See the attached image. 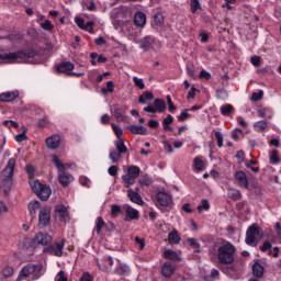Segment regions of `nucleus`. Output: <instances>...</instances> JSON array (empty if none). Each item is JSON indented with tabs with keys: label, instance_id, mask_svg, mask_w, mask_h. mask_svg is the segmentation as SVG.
Wrapping results in <instances>:
<instances>
[{
	"label": "nucleus",
	"instance_id": "obj_1",
	"mask_svg": "<svg viewBox=\"0 0 281 281\" xmlns=\"http://www.w3.org/2000/svg\"><path fill=\"white\" fill-rule=\"evenodd\" d=\"M45 274V267L42 263H27L25 265L18 277V281L27 280L34 281L38 280L42 276Z\"/></svg>",
	"mask_w": 281,
	"mask_h": 281
},
{
	"label": "nucleus",
	"instance_id": "obj_2",
	"mask_svg": "<svg viewBox=\"0 0 281 281\" xmlns=\"http://www.w3.org/2000/svg\"><path fill=\"white\" fill-rule=\"evenodd\" d=\"M34 56H36L34 50L0 54V65L3 63H32Z\"/></svg>",
	"mask_w": 281,
	"mask_h": 281
},
{
	"label": "nucleus",
	"instance_id": "obj_3",
	"mask_svg": "<svg viewBox=\"0 0 281 281\" xmlns=\"http://www.w3.org/2000/svg\"><path fill=\"white\" fill-rule=\"evenodd\" d=\"M236 256V246L229 241H224L222 246L217 248V260L220 265H232Z\"/></svg>",
	"mask_w": 281,
	"mask_h": 281
},
{
	"label": "nucleus",
	"instance_id": "obj_4",
	"mask_svg": "<svg viewBox=\"0 0 281 281\" xmlns=\"http://www.w3.org/2000/svg\"><path fill=\"white\" fill-rule=\"evenodd\" d=\"M132 16L133 12H131V8L128 7L115 8L110 13V18L115 30H120Z\"/></svg>",
	"mask_w": 281,
	"mask_h": 281
},
{
	"label": "nucleus",
	"instance_id": "obj_5",
	"mask_svg": "<svg viewBox=\"0 0 281 281\" xmlns=\"http://www.w3.org/2000/svg\"><path fill=\"white\" fill-rule=\"evenodd\" d=\"M14 166L16 160L14 158L9 159L5 168L1 172V190L8 194L10 188H12V178L14 177Z\"/></svg>",
	"mask_w": 281,
	"mask_h": 281
},
{
	"label": "nucleus",
	"instance_id": "obj_6",
	"mask_svg": "<svg viewBox=\"0 0 281 281\" xmlns=\"http://www.w3.org/2000/svg\"><path fill=\"white\" fill-rule=\"evenodd\" d=\"M265 238V232L258 226V224H252L246 232V245L249 247H258V243Z\"/></svg>",
	"mask_w": 281,
	"mask_h": 281
},
{
	"label": "nucleus",
	"instance_id": "obj_7",
	"mask_svg": "<svg viewBox=\"0 0 281 281\" xmlns=\"http://www.w3.org/2000/svg\"><path fill=\"white\" fill-rule=\"evenodd\" d=\"M74 69L75 66L70 61H61L55 65V74L57 75L66 74V76H75L76 78H82V76H85V68L82 65L78 66V72H75Z\"/></svg>",
	"mask_w": 281,
	"mask_h": 281
},
{
	"label": "nucleus",
	"instance_id": "obj_8",
	"mask_svg": "<svg viewBox=\"0 0 281 281\" xmlns=\"http://www.w3.org/2000/svg\"><path fill=\"white\" fill-rule=\"evenodd\" d=\"M30 186L32 191L41 199V201H48L52 196V188L41 183L38 180H31Z\"/></svg>",
	"mask_w": 281,
	"mask_h": 281
},
{
	"label": "nucleus",
	"instance_id": "obj_9",
	"mask_svg": "<svg viewBox=\"0 0 281 281\" xmlns=\"http://www.w3.org/2000/svg\"><path fill=\"white\" fill-rule=\"evenodd\" d=\"M63 249H65V239L59 238L55 241V245H50L44 248V254H50L60 258L63 256Z\"/></svg>",
	"mask_w": 281,
	"mask_h": 281
},
{
	"label": "nucleus",
	"instance_id": "obj_10",
	"mask_svg": "<svg viewBox=\"0 0 281 281\" xmlns=\"http://www.w3.org/2000/svg\"><path fill=\"white\" fill-rule=\"evenodd\" d=\"M40 227H47L52 221V209L49 206H42L38 214Z\"/></svg>",
	"mask_w": 281,
	"mask_h": 281
},
{
	"label": "nucleus",
	"instance_id": "obj_11",
	"mask_svg": "<svg viewBox=\"0 0 281 281\" xmlns=\"http://www.w3.org/2000/svg\"><path fill=\"white\" fill-rule=\"evenodd\" d=\"M156 201L160 207H168V205L172 204V196L166 192H158L156 194Z\"/></svg>",
	"mask_w": 281,
	"mask_h": 281
},
{
	"label": "nucleus",
	"instance_id": "obj_12",
	"mask_svg": "<svg viewBox=\"0 0 281 281\" xmlns=\"http://www.w3.org/2000/svg\"><path fill=\"white\" fill-rule=\"evenodd\" d=\"M52 240H54L52 238V236L47 233H37L34 237V245H42V246H47L50 245Z\"/></svg>",
	"mask_w": 281,
	"mask_h": 281
},
{
	"label": "nucleus",
	"instance_id": "obj_13",
	"mask_svg": "<svg viewBox=\"0 0 281 281\" xmlns=\"http://www.w3.org/2000/svg\"><path fill=\"white\" fill-rule=\"evenodd\" d=\"M75 23L80 30H83L85 32H89V34H93V25H95L93 21H89L85 23V19L80 16H76Z\"/></svg>",
	"mask_w": 281,
	"mask_h": 281
},
{
	"label": "nucleus",
	"instance_id": "obj_14",
	"mask_svg": "<svg viewBox=\"0 0 281 281\" xmlns=\"http://www.w3.org/2000/svg\"><path fill=\"white\" fill-rule=\"evenodd\" d=\"M123 211L125 212V221H137L139 218V211L128 204L123 206Z\"/></svg>",
	"mask_w": 281,
	"mask_h": 281
},
{
	"label": "nucleus",
	"instance_id": "obj_15",
	"mask_svg": "<svg viewBox=\"0 0 281 281\" xmlns=\"http://www.w3.org/2000/svg\"><path fill=\"white\" fill-rule=\"evenodd\" d=\"M235 180L239 188L249 189V180H247V175H245L244 171H237L235 173Z\"/></svg>",
	"mask_w": 281,
	"mask_h": 281
},
{
	"label": "nucleus",
	"instance_id": "obj_16",
	"mask_svg": "<svg viewBox=\"0 0 281 281\" xmlns=\"http://www.w3.org/2000/svg\"><path fill=\"white\" fill-rule=\"evenodd\" d=\"M193 168H194V170H196V172H203V170H205V168H207V162L205 161L203 156H196L193 159Z\"/></svg>",
	"mask_w": 281,
	"mask_h": 281
},
{
	"label": "nucleus",
	"instance_id": "obj_17",
	"mask_svg": "<svg viewBox=\"0 0 281 281\" xmlns=\"http://www.w3.org/2000/svg\"><path fill=\"white\" fill-rule=\"evenodd\" d=\"M140 47L142 49H155V47H157V40H155L154 37L147 36L144 37L140 41Z\"/></svg>",
	"mask_w": 281,
	"mask_h": 281
},
{
	"label": "nucleus",
	"instance_id": "obj_18",
	"mask_svg": "<svg viewBox=\"0 0 281 281\" xmlns=\"http://www.w3.org/2000/svg\"><path fill=\"white\" fill-rule=\"evenodd\" d=\"M52 159H53V164H55L59 172H65V170H69V168H72L75 166L74 164H63L58 158V156L56 155H53Z\"/></svg>",
	"mask_w": 281,
	"mask_h": 281
},
{
	"label": "nucleus",
	"instance_id": "obj_19",
	"mask_svg": "<svg viewBox=\"0 0 281 281\" xmlns=\"http://www.w3.org/2000/svg\"><path fill=\"white\" fill-rule=\"evenodd\" d=\"M47 148L56 150L60 146V135H53L46 139Z\"/></svg>",
	"mask_w": 281,
	"mask_h": 281
},
{
	"label": "nucleus",
	"instance_id": "obj_20",
	"mask_svg": "<svg viewBox=\"0 0 281 281\" xmlns=\"http://www.w3.org/2000/svg\"><path fill=\"white\" fill-rule=\"evenodd\" d=\"M58 180L64 188H67V186H69V183L74 181V176H71V173L60 171V173L58 175Z\"/></svg>",
	"mask_w": 281,
	"mask_h": 281
},
{
	"label": "nucleus",
	"instance_id": "obj_21",
	"mask_svg": "<svg viewBox=\"0 0 281 281\" xmlns=\"http://www.w3.org/2000/svg\"><path fill=\"white\" fill-rule=\"evenodd\" d=\"M127 196L132 201V203H136V205H142V203H144V200H142V195H139V189H136V191L128 190Z\"/></svg>",
	"mask_w": 281,
	"mask_h": 281
},
{
	"label": "nucleus",
	"instance_id": "obj_22",
	"mask_svg": "<svg viewBox=\"0 0 281 281\" xmlns=\"http://www.w3.org/2000/svg\"><path fill=\"white\" fill-rule=\"evenodd\" d=\"M126 111H128V106L126 105L114 109L115 120H117V122H124V120H126Z\"/></svg>",
	"mask_w": 281,
	"mask_h": 281
},
{
	"label": "nucleus",
	"instance_id": "obj_23",
	"mask_svg": "<svg viewBox=\"0 0 281 281\" xmlns=\"http://www.w3.org/2000/svg\"><path fill=\"white\" fill-rule=\"evenodd\" d=\"M19 95V91H9L0 94V102H12V100H16Z\"/></svg>",
	"mask_w": 281,
	"mask_h": 281
},
{
	"label": "nucleus",
	"instance_id": "obj_24",
	"mask_svg": "<svg viewBox=\"0 0 281 281\" xmlns=\"http://www.w3.org/2000/svg\"><path fill=\"white\" fill-rule=\"evenodd\" d=\"M134 23L138 27H144L146 25V14L142 11H138L134 15Z\"/></svg>",
	"mask_w": 281,
	"mask_h": 281
},
{
	"label": "nucleus",
	"instance_id": "obj_25",
	"mask_svg": "<svg viewBox=\"0 0 281 281\" xmlns=\"http://www.w3.org/2000/svg\"><path fill=\"white\" fill-rule=\"evenodd\" d=\"M161 273L165 278H170L175 273V267L170 262H165L161 268Z\"/></svg>",
	"mask_w": 281,
	"mask_h": 281
},
{
	"label": "nucleus",
	"instance_id": "obj_26",
	"mask_svg": "<svg viewBox=\"0 0 281 281\" xmlns=\"http://www.w3.org/2000/svg\"><path fill=\"white\" fill-rule=\"evenodd\" d=\"M154 109L156 113H164L166 111V101L164 99H155Z\"/></svg>",
	"mask_w": 281,
	"mask_h": 281
},
{
	"label": "nucleus",
	"instance_id": "obj_27",
	"mask_svg": "<svg viewBox=\"0 0 281 281\" xmlns=\"http://www.w3.org/2000/svg\"><path fill=\"white\" fill-rule=\"evenodd\" d=\"M43 206H41V202L33 200L29 203V212L31 216H36V212L41 210Z\"/></svg>",
	"mask_w": 281,
	"mask_h": 281
},
{
	"label": "nucleus",
	"instance_id": "obj_28",
	"mask_svg": "<svg viewBox=\"0 0 281 281\" xmlns=\"http://www.w3.org/2000/svg\"><path fill=\"white\" fill-rule=\"evenodd\" d=\"M168 240L170 245H179V243H181V236H179V232H177V229H173L171 233H169Z\"/></svg>",
	"mask_w": 281,
	"mask_h": 281
},
{
	"label": "nucleus",
	"instance_id": "obj_29",
	"mask_svg": "<svg viewBox=\"0 0 281 281\" xmlns=\"http://www.w3.org/2000/svg\"><path fill=\"white\" fill-rule=\"evenodd\" d=\"M114 146L120 155H126L128 149L126 148V145L124 144V138H119V140H116L114 143Z\"/></svg>",
	"mask_w": 281,
	"mask_h": 281
},
{
	"label": "nucleus",
	"instance_id": "obj_30",
	"mask_svg": "<svg viewBox=\"0 0 281 281\" xmlns=\"http://www.w3.org/2000/svg\"><path fill=\"white\" fill-rule=\"evenodd\" d=\"M130 131L133 135H146V127L144 125H130Z\"/></svg>",
	"mask_w": 281,
	"mask_h": 281
},
{
	"label": "nucleus",
	"instance_id": "obj_31",
	"mask_svg": "<svg viewBox=\"0 0 281 281\" xmlns=\"http://www.w3.org/2000/svg\"><path fill=\"white\" fill-rule=\"evenodd\" d=\"M228 199H232L233 201H240L243 199V194L240 193V190L238 189H228L227 192Z\"/></svg>",
	"mask_w": 281,
	"mask_h": 281
},
{
	"label": "nucleus",
	"instance_id": "obj_32",
	"mask_svg": "<svg viewBox=\"0 0 281 281\" xmlns=\"http://www.w3.org/2000/svg\"><path fill=\"white\" fill-rule=\"evenodd\" d=\"M252 276H255V278H262V276H265V268L262 265L255 263L252 266Z\"/></svg>",
	"mask_w": 281,
	"mask_h": 281
},
{
	"label": "nucleus",
	"instance_id": "obj_33",
	"mask_svg": "<svg viewBox=\"0 0 281 281\" xmlns=\"http://www.w3.org/2000/svg\"><path fill=\"white\" fill-rule=\"evenodd\" d=\"M122 181L125 183L126 188H131V186H135L136 178L130 173H125L122 176Z\"/></svg>",
	"mask_w": 281,
	"mask_h": 281
},
{
	"label": "nucleus",
	"instance_id": "obj_34",
	"mask_svg": "<svg viewBox=\"0 0 281 281\" xmlns=\"http://www.w3.org/2000/svg\"><path fill=\"white\" fill-rule=\"evenodd\" d=\"M55 212L56 216H59V218H67V216L69 215L65 205H57Z\"/></svg>",
	"mask_w": 281,
	"mask_h": 281
},
{
	"label": "nucleus",
	"instance_id": "obj_35",
	"mask_svg": "<svg viewBox=\"0 0 281 281\" xmlns=\"http://www.w3.org/2000/svg\"><path fill=\"white\" fill-rule=\"evenodd\" d=\"M258 115L259 117H266V119L273 117V110H271V108L260 109L258 111Z\"/></svg>",
	"mask_w": 281,
	"mask_h": 281
},
{
	"label": "nucleus",
	"instance_id": "obj_36",
	"mask_svg": "<svg viewBox=\"0 0 281 281\" xmlns=\"http://www.w3.org/2000/svg\"><path fill=\"white\" fill-rule=\"evenodd\" d=\"M140 172H142V169H139V167L137 166H130L127 168V173H130V176L133 177L134 179H137Z\"/></svg>",
	"mask_w": 281,
	"mask_h": 281
},
{
	"label": "nucleus",
	"instance_id": "obj_37",
	"mask_svg": "<svg viewBox=\"0 0 281 281\" xmlns=\"http://www.w3.org/2000/svg\"><path fill=\"white\" fill-rule=\"evenodd\" d=\"M220 112L225 116H229L234 112V106L232 104H225L220 108Z\"/></svg>",
	"mask_w": 281,
	"mask_h": 281
},
{
	"label": "nucleus",
	"instance_id": "obj_38",
	"mask_svg": "<svg viewBox=\"0 0 281 281\" xmlns=\"http://www.w3.org/2000/svg\"><path fill=\"white\" fill-rule=\"evenodd\" d=\"M190 5H191V12L192 14H196V12H199V10H202L203 8L201 7V1L200 0H191L190 1Z\"/></svg>",
	"mask_w": 281,
	"mask_h": 281
},
{
	"label": "nucleus",
	"instance_id": "obj_39",
	"mask_svg": "<svg viewBox=\"0 0 281 281\" xmlns=\"http://www.w3.org/2000/svg\"><path fill=\"white\" fill-rule=\"evenodd\" d=\"M269 159H270V164H272L273 166H277V164H280V156L278 154V150H272L269 154Z\"/></svg>",
	"mask_w": 281,
	"mask_h": 281
},
{
	"label": "nucleus",
	"instance_id": "obj_40",
	"mask_svg": "<svg viewBox=\"0 0 281 281\" xmlns=\"http://www.w3.org/2000/svg\"><path fill=\"white\" fill-rule=\"evenodd\" d=\"M102 227H104V220L102 217H97L94 226L95 234L100 235V232H102Z\"/></svg>",
	"mask_w": 281,
	"mask_h": 281
},
{
	"label": "nucleus",
	"instance_id": "obj_41",
	"mask_svg": "<svg viewBox=\"0 0 281 281\" xmlns=\"http://www.w3.org/2000/svg\"><path fill=\"white\" fill-rule=\"evenodd\" d=\"M164 256L168 260H179V255H177V251L173 250H165Z\"/></svg>",
	"mask_w": 281,
	"mask_h": 281
},
{
	"label": "nucleus",
	"instance_id": "obj_42",
	"mask_svg": "<svg viewBox=\"0 0 281 281\" xmlns=\"http://www.w3.org/2000/svg\"><path fill=\"white\" fill-rule=\"evenodd\" d=\"M109 159H111L112 164H117L122 159V154L119 151H110Z\"/></svg>",
	"mask_w": 281,
	"mask_h": 281
},
{
	"label": "nucleus",
	"instance_id": "obj_43",
	"mask_svg": "<svg viewBox=\"0 0 281 281\" xmlns=\"http://www.w3.org/2000/svg\"><path fill=\"white\" fill-rule=\"evenodd\" d=\"M255 126V130L258 132V133H262V131H265V128H267L268 126V123L266 121H259V122H256L254 124Z\"/></svg>",
	"mask_w": 281,
	"mask_h": 281
},
{
	"label": "nucleus",
	"instance_id": "obj_44",
	"mask_svg": "<svg viewBox=\"0 0 281 281\" xmlns=\"http://www.w3.org/2000/svg\"><path fill=\"white\" fill-rule=\"evenodd\" d=\"M111 126H112L117 139H124V137H122V135H124V131L122 130V127L117 126L114 123H112Z\"/></svg>",
	"mask_w": 281,
	"mask_h": 281
},
{
	"label": "nucleus",
	"instance_id": "obj_45",
	"mask_svg": "<svg viewBox=\"0 0 281 281\" xmlns=\"http://www.w3.org/2000/svg\"><path fill=\"white\" fill-rule=\"evenodd\" d=\"M114 90H115V85L113 83V81H108L106 88L101 89L102 93H104V94L113 93Z\"/></svg>",
	"mask_w": 281,
	"mask_h": 281
},
{
	"label": "nucleus",
	"instance_id": "obj_46",
	"mask_svg": "<svg viewBox=\"0 0 281 281\" xmlns=\"http://www.w3.org/2000/svg\"><path fill=\"white\" fill-rule=\"evenodd\" d=\"M138 183H139L140 186L148 187V186H153V180H151L150 177H148V176H143V177L138 180Z\"/></svg>",
	"mask_w": 281,
	"mask_h": 281
},
{
	"label": "nucleus",
	"instance_id": "obj_47",
	"mask_svg": "<svg viewBox=\"0 0 281 281\" xmlns=\"http://www.w3.org/2000/svg\"><path fill=\"white\" fill-rule=\"evenodd\" d=\"M203 210L205 212H207V210H210V202L207 200H202L201 201V204L198 205V211L199 212H203Z\"/></svg>",
	"mask_w": 281,
	"mask_h": 281
},
{
	"label": "nucleus",
	"instance_id": "obj_48",
	"mask_svg": "<svg viewBox=\"0 0 281 281\" xmlns=\"http://www.w3.org/2000/svg\"><path fill=\"white\" fill-rule=\"evenodd\" d=\"M41 27L46 32H52V30H54V24H52V21L46 20L44 23H41Z\"/></svg>",
	"mask_w": 281,
	"mask_h": 281
},
{
	"label": "nucleus",
	"instance_id": "obj_49",
	"mask_svg": "<svg viewBox=\"0 0 281 281\" xmlns=\"http://www.w3.org/2000/svg\"><path fill=\"white\" fill-rule=\"evenodd\" d=\"M216 97L218 100H227V98H228L227 91H225V89H218L216 91Z\"/></svg>",
	"mask_w": 281,
	"mask_h": 281
},
{
	"label": "nucleus",
	"instance_id": "obj_50",
	"mask_svg": "<svg viewBox=\"0 0 281 281\" xmlns=\"http://www.w3.org/2000/svg\"><path fill=\"white\" fill-rule=\"evenodd\" d=\"M133 81L135 83V87H138V89H146V85H144V79L134 77Z\"/></svg>",
	"mask_w": 281,
	"mask_h": 281
},
{
	"label": "nucleus",
	"instance_id": "obj_51",
	"mask_svg": "<svg viewBox=\"0 0 281 281\" xmlns=\"http://www.w3.org/2000/svg\"><path fill=\"white\" fill-rule=\"evenodd\" d=\"M245 166H246V168H250V170L252 172H258L260 170L258 167H254V166H256L255 160H250V161L246 162Z\"/></svg>",
	"mask_w": 281,
	"mask_h": 281
},
{
	"label": "nucleus",
	"instance_id": "obj_52",
	"mask_svg": "<svg viewBox=\"0 0 281 281\" xmlns=\"http://www.w3.org/2000/svg\"><path fill=\"white\" fill-rule=\"evenodd\" d=\"M14 273V269H12V267H5L3 270H2V276L4 278H10V276H12Z\"/></svg>",
	"mask_w": 281,
	"mask_h": 281
},
{
	"label": "nucleus",
	"instance_id": "obj_53",
	"mask_svg": "<svg viewBox=\"0 0 281 281\" xmlns=\"http://www.w3.org/2000/svg\"><path fill=\"white\" fill-rule=\"evenodd\" d=\"M4 126H8V128H19V123L16 121H3Z\"/></svg>",
	"mask_w": 281,
	"mask_h": 281
},
{
	"label": "nucleus",
	"instance_id": "obj_54",
	"mask_svg": "<svg viewBox=\"0 0 281 281\" xmlns=\"http://www.w3.org/2000/svg\"><path fill=\"white\" fill-rule=\"evenodd\" d=\"M215 137H216V139H217V146H218V148H223V140H224L223 134H222L221 132H216V133H215Z\"/></svg>",
	"mask_w": 281,
	"mask_h": 281
},
{
	"label": "nucleus",
	"instance_id": "obj_55",
	"mask_svg": "<svg viewBox=\"0 0 281 281\" xmlns=\"http://www.w3.org/2000/svg\"><path fill=\"white\" fill-rule=\"evenodd\" d=\"M199 78H203L204 80H210L212 78V74L207 70H201L199 74Z\"/></svg>",
	"mask_w": 281,
	"mask_h": 281
},
{
	"label": "nucleus",
	"instance_id": "obj_56",
	"mask_svg": "<svg viewBox=\"0 0 281 281\" xmlns=\"http://www.w3.org/2000/svg\"><path fill=\"white\" fill-rule=\"evenodd\" d=\"M262 95H263V92H262V90H260L259 92L252 93L251 100L254 102H258V100H262Z\"/></svg>",
	"mask_w": 281,
	"mask_h": 281
},
{
	"label": "nucleus",
	"instance_id": "obj_57",
	"mask_svg": "<svg viewBox=\"0 0 281 281\" xmlns=\"http://www.w3.org/2000/svg\"><path fill=\"white\" fill-rule=\"evenodd\" d=\"M260 60H262V58H260V56H252L250 58V63H251V65H254V67H259Z\"/></svg>",
	"mask_w": 281,
	"mask_h": 281
},
{
	"label": "nucleus",
	"instance_id": "obj_58",
	"mask_svg": "<svg viewBox=\"0 0 281 281\" xmlns=\"http://www.w3.org/2000/svg\"><path fill=\"white\" fill-rule=\"evenodd\" d=\"M120 212H122V209L120 207V205H112L111 206L112 216H117L120 214Z\"/></svg>",
	"mask_w": 281,
	"mask_h": 281
},
{
	"label": "nucleus",
	"instance_id": "obj_59",
	"mask_svg": "<svg viewBox=\"0 0 281 281\" xmlns=\"http://www.w3.org/2000/svg\"><path fill=\"white\" fill-rule=\"evenodd\" d=\"M131 269L128 268V266H120L119 268V273H121L122 276H126L127 273H130Z\"/></svg>",
	"mask_w": 281,
	"mask_h": 281
},
{
	"label": "nucleus",
	"instance_id": "obj_60",
	"mask_svg": "<svg viewBox=\"0 0 281 281\" xmlns=\"http://www.w3.org/2000/svg\"><path fill=\"white\" fill-rule=\"evenodd\" d=\"M56 281H67V277L65 276V271L60 270L56 276Z\"/></svg>",
	"mask_w": 281,
	"mask_h": 281
},
{
	"label": "nucleus",
	"instance_id": "obj_61",
	"mask_svg": "<svg viewBox=\"0 0 281 281\" xmlns=\"http://www.w3.org/2000/svg\"><path fill=\"white\" fill-rule=\"evenodd\" d=\"M103 261L105 262L106 267H113V257L104 256Z\"/></svg>",
	"mask_w": 281,
	"mask_h": 281
},
{
	"label": "nucleus",
	"instance_id": "obj_62",
	"mask_svg": "<svg viewBox=\"0 0 281 281\" xmlns=\"http://www.w3.org/2000/svg\"><path fill=\"white\" fill-rule=\"evenodd\" d=\"M108 173L110 175V177H115L117 175V166H111L108 169Z\"/></svg>",
	"mask_w": 281,
	"mask_h": 281
},
{
	"label": "nucleus",
	"instance_id": "obj_63",
	"mask_svg": "<svg viewBox=\"0 0 281 281\" xmlns=\"http://www.w3.org/2000/svg\"><path fill=\"white\" fill-rule=\"evenodd\" d=\"M80 281H93V277L89 272H85L81 276Z\"/></svg>",
	"mask_w": 281,
	"mask_h": 281
},
{
	"label": "nucleus",
	"instance_id": "obj_64",
	"mask_svg": "<svg viewBox=\"0 0 281 281\" xmlns=\"http://www.w3.org/2000/svg\"><path fill=\"white\" fill-rule=\"evenodd\" d=\"M154 22L156 23V25H161L164 23V15L162 14L155 15Z\"/></svg>",
	"mask_w": 281,
	"mask_h": 281
}]
</instances>
